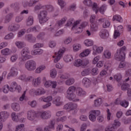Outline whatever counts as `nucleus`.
Segmentation results:
<instances>
[{
    "instance_id": "393cba45",
    "label": "nucleus",
    "mask_w": 131,
    "mask_h": 131,
    "mask_svg": "<svg viewBox=\"0 0 131 131\" xmlns=\"http://www.w3.org/2000/svg\"><path fill=\"white\" fill-rule=\"evenodd\" d=\"M35 95L36 96H40V95H45L46 94V91L43 89H37L34 92Z\"/></svg>"
},
{
    "instance_id": "bb28decb",
    "label": "nucleus",
    "mask_w": 131,
    "mask_h": 131,
    "mask_svg": "<svg viewBox=\"0 0 131 131\" xmlns=\"http://www.w3.org/2000/svg\"><path fill=\"white\" fill-rule=\"evenodd\" d=\"M25 37L26 39H27L29 41H33L34 42L35 40H36V38H35V37L32 36V35H26Z\"/></svg>"
},
{
    "instance_id": "0e129e2a",
    "label": "nucleus",
    "mask_w": 131,
    "mask_h": 131,
    "mask_svg": "<svg viewBox=\"0 0 131 131\" xmlns=\"http://www.w3.org/2000/svg\"><path fill=\"white\" fill-rule=\"evenodd\" d=\"M9 91H10L9 85H5L3 88L4 93H5V94H8V93H9Z\"/></svg>"
},
{
    "instance_id": "c85d7f7f",
    "label": "nucleus",
    "mask_w": 131,
    "mask_h": 131,
    "mask_svg": "<svg viewBox=\"0 0 131 131\" xmlns=\"http://www.w3.org/2000/svg\"><path fill=\"white\" fill-rule=\"evenodd\" d=\"M93 50L94 51H96V53L100 54L101 52H103V48L102 46L98 47L97 46H94L93 47Z\"/></svg>"
},
{
    "instance_id": "f704fd0d",
    "label": "nucleus",
    "mask_w": 131,
    "mask_h": 131,
    "mask_svg": "<svg viewBox=\"0 0 131 131\" xmlns=\"http://www.w3.org/2000/svg\"><path fill=\"white\" fill-rule=\"evenodd\" d=\"M102 99L99 98L98 99H96L94 101V106H95V107H99L101 105V104H102Z\"/></svg>"
},
{
    "instance_id": "37998d69",
    "label": "nucleus",
    "mask_w": 131,
    "mask_h": 131,
    "mask_svg": "<svg viewBox=\"0 0 131 131\" xmlns=\"http://www.w3.org/2000/svg\"><path fill=\"white\" fill-rule=\"evenodd\" d=\"M74 81L75 80L73 78H70L66 81L65 83L67 85H72L74 83Z\"/></svg>"
},
{
    "instance_id": "0eeeda50",
    "label": "nucleus",
    "mask_w": 131,
    "mask_h": 131,
    "mask_svg": "<svg viewBox=\"0 0 131 131\" xmlns=\"http://www.w3.org/2000/svg\"><path fill=\"white\" fill-rule=\"evenodd\" d=\"M9 116H10V114L8 112L3 111L0 112V122H4Z\"/></svg>"
},
{
    "instance_id": "b1692460",
    "label": "nucleus",
    "mask_w": 131,
    "mask_h": 131,
    "mask_svg": "<svg viewBox=\"0 0 131 131\" xmlns=\"http://www.w3.org/2000/svg\"><path fill=\"white\" fill-rule=\"evenodd\" d=\"M54 104L56 105V106H61L62 104H63V102H62V100H61V98L60 97H58L54 101Z\"/></svg>"
},
{
    "instance_id": "49530a36",
    "label": "nucleus",
    "mask_w": 131,
    "mask_h": 131,
    "mask_svg": "<svg viewBox=\"0 0 131 131\" xmlns=\"http://www.w3.org/2000/svg\"><path fill=\"white\" fill-rule=\"evenodd\" d=\"M46 35V33L45 32H40L37 36V38L38 39H41L42 40V39H45V36Z\"/></svg>"
},
{
    "instance_id": "58836bf2",
    "label": "nucleus",
    "mask_w": 131,
    "mask_h": 131,
    "mask_svg": "<svg viewBox=\"0 0 131 131\" xmlns=\"http://www.w3.org/2000/svg\"><path fill=\"white\" fill-rule=\"evenodd\" d=\"M77 108V105L75 103H69V109L72 111V110H74Z\"/></svg>"
},
{
    "instance_id": "412c9836",
    "label": "nucleus",
    "mask_w": 131,
    "mask_h": 131,
    "mask_svg": "<svg viewBox=\"0 0 131 131\" xmlns=\"http://www.w3.org/2000/svg\"><path fill=\"white\" fill-rule=\"evenodd\" d=\"M83 64V61L80 59H78L76 60L74 62V65L76 67H80V66H82Z\"/></svg>"
},
{
    "instance_id": "c9c22d12",
    "label": "nucleus",
    "mask_w": 131,
    "mask_h": 131,
    "mask_svg": "<svg viewBox=\"0 0 131 131\" xmlns=\"http://www.w3.org/2000/svg\"><path fill=\"white\" fill-rule=\"evenodd\" d=\"M84 43L86 47H92L94 45V42L92 40L86 39L84 41Z\"/></svg>"
},
{
    "instance_id": "e433bc0d",
    "label": "nucleus",
    "mask_w": 131,
    "mask_h": 131,
    "mask_svg": "<svg viewBox=\"0 0 131 131\" xmlns=\"http://www.w3.org/2000/svg\"><path fill=\"white\" fill-rule=\"evenodd\" d=\"M90 54V50L89 49L85 50L84 51L80 53V57L83 58L84 57H86V56H89Z\"/></svg>"
},
{
    "instance_id": "79ce46f5",
    "label": "nucleus",
    "mask_w": 131,
    "mask_h": 131,
    "mask_svg": "<svg viewBox=\"0 0 131 131\" xmlns=\"http://www.w3.org/2000/svg\"><path fill=\"white\" fill-rule=\"evenodd\" d=\"M15 131H25L24 124H21L16 126Z\"/></svg>"
},
{
    "instance_id": "6ab92c4d",
    "label": "nucleus",
    "mask_w": 131,
    "mask_h": 131,
    "mask_svg": "<svg viewBox=\"0 0 131 131\" xmlns=\"http://www.w3.org/2000/svg\"><path fill=\"white\" fill-rule=\"evenodd\" d=\"M99 27V24L97 22L91 24V31H97L98 28Z\"/></svg>"
},
{
    "instance_id": "5fc2aeb1",
    "label": "nucleus",
    "mask_w": 131,
    "mask_h": 131,
    "mask_svg": "<svg viewBox=\"0 0 131 131\" xmlns=\"http://www.w3.org/2000/svg\"><path fill=\"white\" fill-rule=\"evenodd\" d=\"M36 3H38V0H30L28 5L29 7H32L33 5H35Z\"/></svg>"
},
{
    "instance_id": "aec40b11",
    "label": "nucleus",
    "mask_w": 131,
    "mask_h": 131,
    "mask_svg": "<svg viewBox=\"0 0 131 131\" xmlns=\"http://www.w3.org/2000/svg\"><path fill=\"white\" fill-rule=\"evenodd\" d=\"M76 91V88L74 86H71L69 88L67 93V95H71V94H74Z\"/></svg>"
},
{
    "instance_id": "4be33fe9",
    "label": "nucleus",
    "mask_w": 131,
    "mask_h": 131,
    "mask_svg": "<svg viewBox=\"0 0 131 131\" xmlns=\"http://www.w3.org/2000/svg\"><path fill=\"white\" fill-rule=\"evenodd\" d=\"M40 80H41L40 77H38L36 79H34L32 82L34 86H38V85H39L41 82Z\"/></svg>"
},
{
    "instance_id": "cd10ccee",
    "label": "nucleus",
    "mask_w": 131,
    "mask_h": 131,
    "mask_svg": "<svg viewBox=\"0 0 131 131\" xmlns=\"http://www.w3.org/2000/svg\"><path fill=\"white\" fill-rule=\"evenodd\" d=\"M1 53L4 56H9L11 54V51L9 48H5L1 51Z\"/></svg>"
},
{
    "instance_id": "f3484780",
    "label": "nucleus",
    "mask_w": 131,
    "mask_h": 131,
    "mask_svg": "<svg viewBox=\"0 0 131 131\" xmlns=\"http://www.w3.org/2000/svg\"><path fill=\"white\" fill-rule=\"evenodd\" d=\"M19 79H20V80H24V81H30V80L32 79V76L26 77L25 75H21L19 77Z\"/></svg>"
},
{
    "instance_id": "f03ea898",
    "label": "nucleus",
    "mask_w": 131,
    "mask_h": 131,
    "mask_svg": "<svg viewBox=\"0 0 131 131\" xmlns=\"http://www.w3.org/2000/svg\"><path fill=\"white\" fill-rule=\"evenodd\" d=\"M47 16H48V11L47 10H41L38 14V18H39L40 24L46 23L49 20V17Z\"/></svg>"
},
{
    "instance_id": "680f3d73",
    "label": "nucleus",
    "mask_w": 131,
    "mask_h": 131,
    "mask_svg": "<svg viewBox=\"0 0 131 131\" xmlns=\"http://www.w3.org/2000/svg\"><path fill=\"white\" fill-rule=\"evenodd\" d=\"M6 75H7V71H4L2 75L0 76V83H2V81H3L4 79L6 78Z\"/></svg>"
},
{
    "instance_id": "e2e57ef3",
    "label": "nucleus",
    "mask_w": 131,
    "mask_h": 131,
    "mask_svg": "<svg viewBox=\"0 0 131 131\" xmlns=\"http://www.w3.org/2000/svg\"><path fill=\"white\" fill-rule=\"evenodd\" d=\"M65 22H66V18H63L57 22V25H58V26H61V25L64 24Z\"/></svg>"
},
{
    "instance_id": "dca6fc26",
    "label": "nucleus",
    "mask_w": 131,
    "mask_h": 131,
    "mask_svg": "<svg viewBox=\"0 0 131 131\" xmlns=\"http://www.w3.org/2000/svg\"><path fill=\"white\" fill-rule=\"evenodd\" d=\"M68 97L70 101H73L74 102H78V101H79V99L76 98V95L74 93L68 95Z\"/></svg>"
},
{
    "instance_id": "2f4dec72",
    "label": "nucleus",
    "mask_w": 131,
    "mask_h": 131,
    "mask_svg": "<svg viewBox=\"0 0 131 131\" xmlns=\"http://www.w3.org/2000/svg\"><path fill=\"white\" fill-rule=\"evenodd\" d=\"M113 21H118L121 23L122 22V17L120 15H116L113 16Z\"/></svg>"
},
{
    "instance_id": "ea45409f",
    "label": "nucleus",
    "mask_w": 131,
    "mask_h": 131,
    "mask_svg": "<svg viewBox=\"0 0 131 131\" xmlns=\"http://www.w3.org/2000/svg\"><path fill=\"white\" fill-rule=\"evenodd\" d=\"M73 47L74 52H77L79 50H81V45L80 44H74Z\"/></svg>"
},
{
    "instance_id": "39448f33",
    "label": "nucleus",
    "mask_w": 131,
    "mask_h": 131,
    "mask_svg": "<svg viewBox=\"0 0 131 131\" xmlns=\"http://www.w3.org/2000/svg\"><path fill=\"white\" fill-rule=\"evenodd\" d=\"M38 112L36 113V112L34 111V110H29L27 112V118L29 120H34L36 117H38Z\"/></svg>"
},
{
    "instance_id": "a19ab883",
    "label": "nucleus",
    "mask_w": 131,
    "mask_h": 131,
    "mask_svg": "<svg viewBox=\"0 0 131 131\" xmlns=\"http://www.w3.org/2000/svg\"><path fill=\"white\" fill-rule=\"evenodd\" d=\"M63 60L67 62H71L73 60V57L71 55H66L64 57Z\"/></svg>"
},
{
    "instance_id": "6e6d98bb",
    "label": "nucleus",
    "mask_w": 131,
    "mask_h": 131,
    "mask_svg": "<svg viewBox=\"0 0 131 131\" xmlns=\"http://www.w3.org/2000/svg\"><path fill=\"white\" fill-rule=\"evenodd\" d=\"M120 105L122 107H124L125 108H126L128 106V102L125 100H123L121 101Z\"/></svg>"
},
{
    "instance_id": "f8f14e48",
    "label": "nucleus",
    "mask_w": 131,
    "mask_h": 131,
    "mask_svg": "<svg viewBox=\"0 0 131 131\" xmlns=\"http://www.w3.org/2000/svg\"><path fill=\"white\" fill-rule=\"evenodd\" d=\"M18 74V70L16 68H12L10 72L8 74L7 78L9 79L11 76H16Z\"/></svg>"
},
{
    "instance_id": "bf43d9fd",
    "label": "nucleus",
    "mask_w": 131,
    "mask_h": 131,
    "mask_svg": "<svg viewBox=\"0 0 131 131\" xmlns=\"http://www.w3.org/2000/svg\"><path fill=\"white\" fill-rule=\"evenodd\" d=\"M14 37V34L13 33H10L4 37V39H11V38H13Z\"/></svg>"
},
{
    "instance_id": "3c124183",
    "label": "nucleus",
    "mask_w": 131,
    "mask_h": 131,
    "mask_svg": "<svg viewBox=\"0 0 131 131\" xmlns=\"http://www.w3.org/2000/svg\"><path fill=\"white\" fill-rule=\"evenodd\" d=\"M104 56H105V58L110 59V57H111V52H109L108 50H106L104 52Z\"/></svg>"
},
{
    "instance_id": "ddd939ff",
    "label": "nucleus",
    "mask_w": 131,
    "mask_h": 131,
    "mask_svg": "<svg viewBox=\"0 0 131 131\" xmlns=\"http://www.w3.org/2000/svg\"><path fill=\"white\" fill-rule=\"evenodd\" d=\"M76 94L78 97H84L86 95V92L82 88H78L76 90Z\"/></svg>"
},
{
    "instance_id": "f257e3e1",
    "label": "nucleus",
    "mask_w": 131,
    "mask_h": 131,
    "mask_svg": "<svg viewBox=\"0 0 131 131\" xmlns=\"http://www.w3.org/2000/svg\"><path fill=\"white\" fill-rule=\"evenodd\" d=\"M125 50H126V47L124 46L120 50L117 51L114 56L115 59L117 60V61H120L121 60H124V59H125V53L124 52Z\"/></svg>"
},
{
    "instance_id": "603ef678",
    "label": "nucleus",
    "mask_w": 131,
    "mask_h": 131,
    "mask_svg": "<svg viewBox=\"0 0 131 131\" xmlns=\"http://www.w3.org/2000/svg\"><path fill=\"white\" fill-rule=\"evenodd\" d=\"M96 116L93 115V114L91 112V114L89 115V119H90L91 121H96Z\"/></svg>"
},
{
    "instance_id": "6e6552de",
    "label": "nucleus",
    "mask_w": 131,
    "mask_h": 131,
    "mask_svg": "<svg viewBox=\"0 0 131 131\" xmlns=\"http://www.w3.org/2000/svg\"><path fill=\"white\" fill-rule=\"evenodd\" d=\"M64 50L60 49L57 53H55L56 58L54 60V63H57L58 61H60V59L63 57V54H64Z\"/></svg>"
},
{
    "instance_id": "72a5a7b5",
    "label": "nucleus",
    "mask_w": 131,
    "mask_h": 131,
    "mask_svg": "<svg viewBox=\"0 0 131 131\" xmlns=\"http://www.w3.org/2000/svg\"><path fill=\"white\" fill-rule=\"evenodd\" d=\"M91 73V70L90 69H84L81 73L82 76H86V75H89Z\"/></svg>"
},
{
    "instance_id": "338daca9",
    "label": "nucleus",
    "mask_w": 131,
    "mask_h": 131,
    "mask_svg": "<svg viewBox=\"0 0 131 131\" xmlns=\"http://www.w3.org/2000/svg\"><path fill=\"white\" fill-rule=\"evenodd\" d=\"M43 8V6L41 4L37 5L34 7V11H38L39 10H41Z\"/></svg>"
},
{
    "instance_id": "a878e982",
    "label": "nucleus",
    "mask_w": 131,
    "mask_h": 131,
    "mask_svg": "<svg viewBox=\"0 0 131 131\" xmlns=\"http://www.w3.org/2000/svg\"><path fill=\"white\" fill-rule=\"evenodd\" d=\"M15 45L16 47H17V48H18V49H22L24 48L25 46H26L24 42L21 41H16L15 42Z\"/></svg>"
},
{
    "instance_id": "774afa93",
    "label": "nucleus",
    "mask_w": 131,
    "mask_h": 131,
    "mask_svg": "<svg viewBox=\"0 0 131 131\" xmlns=\"http://www.w3.org/2000/svg\"><path fill=\"white\" fill-rule=\"evenodd\" d=\"M95 22H97V20H96V16L94 15H91L90 17V23L91 24H93Z\"/></svg>"
},
{
    "instance_id": "69168bd1",
    "label": "nucleus",
    "mask_w": 131,
    "mask_h": 131,
    "mask_svg": "<svg viewBox=\"0 0 131 131\" xmlns=\"http://www.w3.org/2000/svg\"><path fill=\"white\" fill-rule=\"evenodd\" d=\"M91 112L95 116H99L101 114V112L99 110H93Z\"/></svg>"
},
{
    "instance_id": "c03bdc74",
    "label": "nucleus",
    "mask_w": 131,
    "mask_h": 131,
    "mask_svg": "<svg viewBox=\"0 0 131 131\" xmlns=\"http://www.w3.org/2000/svg\"><path fill=\"white\" fill-rule=\"evenodd\" d=\"M46 69V67L45 66H41L37 68L35 70L36 73H40L42 70H45Z\"/></svg>"
},
{
    "instance_id": "423d86ee",
    "label": "nucleus",
    "mask_w": 131,
    "mask_h": 131,
    "mask_svg": "<svg viewBox=\"0 0 131 131\" xmlns=\"http://www.w3.org/2000/svg\"><path fill=\"white\" fill-rule=\"evenodd\" d=\"M38 115L42 119H49L51 116V112L50 111L43 112H38Z\"/></svg>"
},
{
    "instance_id": "2eb2a0df",
    "label": "nucleus",
    "mask_w": 131,
    "mask_h": 131,
    "mask_svg": "<svg viewBox=\"0 0 131 131\" xmlns=\"http://www.w3.org/2000/svg\"><path fill=\"white\" fill-rule=\"evenodd\" d=\"M99 21H101V22H103V28H107V27H109V26H110V22H109L108 20H106L105 18L99 19Z\"/></svg>"
},
{
    "instance_id": "052dcab7",
    "label": "nucleus",
    "mask_w": 131,
    "mask_h": 131,
    "mask_svg": "<svg viewBox=\"0 0 131 131\" xmlns=\"http://www.w3.org/2000/svg\"><path fill=\"white\" fill-rule=\"evenodd\" d=\"M28 104L32 108H34V107L36 106V101L34 100L32 101H28Z\"/></svg>"
},
{
    "instance_id": "8fccbe9b",
    "label": "nucleus",
    "mask_w": 131,
    "mask_h": 131,
    "mask_svg": "<svg viewBox=\"0 0 131 131\" xmlns=\"http://www.w3.org/2000/svg\"><path fill=\"white\" fill-rule=\"evenodd\" d=\"M11 117L13 121H18V117L16 115V113H12L11 114Z\"/></svg>"
},
{
    "instance_id": "09e8293b",
    "label": "nucleus",
    "mask_w": 131,
    "mask_h": 131,
    "mask_svg": "<svg viewBox=\"0 0 131 131\" xmlns=\"http://www.w3.org/2000/svg\"><path fill=\"white\" fill-rule=\"evenodd\" d=\"M128 88H129V84L124 83L122 85L121 89L122 91H126V90H128Z\"/></svg>"
},
{
    "instance_id": "9d476101",
    "label": "nucleus",
    "mask_w": 131,
    "mask_h": 131,
    "mask_svg": "<svg viewBox=\"0 0 131 131\" xmlns=\"http://www.w3.org/2000/svg\"><path fill=\"white\" fill-rule=\"evenodd\" d=\"M44 85L46 88H50V86H52V89H56V86H57V82L46 81Z\"/></svg>"
},
{
    "instance_id": "4468645a",
    "label": "nucleus",
    "mask_w": 131,
    "mask_h": 131,
    "mask_svg": "<svg viewBox=\"0 0 131 131\" xmlns=\"http://www.w3.org/2000/svg\"><path fill=\"white\" fill-rule=\"evenodd\" d=\"M99 35L102 38H107L109 36V32L106 29H102L100 31Z\"/></svg>"
},
{
    "instance_id": "4c0bfd02",
    "label": "nucleus",
    "mask_w": 131,
    "mask_h": 131,
    "mask_svg": "<svg viewBox=\"0 0 131 131\" xmlns=\"http://www.w3.org/2000/svg\"><path fill=\"white\" fill-rule=\"evenodd\" d=\"M83 3L87 7H93V2L91 0H84Z\"/></svg>"
},
{
    "instance_id": "5701e85b",
    "label": "nucleus",
    "mask_w": 131,
    "mask_h": 131,
    "mask_svg": "<svg viewBox=\"0 0 131 131\" xmlns=\"http://www.w3.org/2000/svg\"><path fill=\"white\" fill-rule=\"evenodd\" d=\"M82 82L86 88L90 86L91 85V81L88 78H84L82 79Z\"/></svg>"
},
{
    "instance_id": "7ed1b4c3",
    "label": "nucleus",
    "mask_w": 131,
    "mask_h": 131,
    "mask_svg": "<svg viewBox=\"0 0 131 131\" xmlns=\"http://www.w3.org/2000/svg\"><path fill=\"white\" fill-rule=\"evenodd\" d=\"M25 66L28 71H34L36 69V62L33 60H30L26 62Z\"/></svg>"
},
{
    "instance_id": "a211bd4d",
    "label": "nucleus",
    "mask_w": 131,
    "mask_h": 131,
    "mask_svg": "<svg viewBox=\"0 0 131 131\" xmlns=\"http://www.w3.org/2000/svg\"><path fill=\"white\" fill-rule=\"evenodd\" d=\"M11 107L14 110V111H19L20 109V105L18 103L13 102L11 104Z\"/></svg>"
},
{
    "instance_id": "a18cd8bd",
    "label": "nucleus",
    "mask_w": 131,
    "mask_h": 131,
    "mask_svg": "<svg viewBox=\"0 0 131 131\" xmlns=\"http://www.w3.org/2000/svg\"><path fill=\"white\" fill-rule=\"evenodd\" d=\"M13 17V14L10 13L7 15L5 18V23H9L11 21V19Z\"/></svg>"
},
{
    "instance_id": "20e7f679",
    "label": "nucleus",
    "mask_w": 131,
    "mask_h": 131,
    "mask_svg": "<svg viewBox=\"0 0 131 131\" xmlns=\"http://www.w3.org/2000/svg\"><path fill=\"white\" fill-rule=\"evenodd\" d=\"M21 55L23 60H28L32 58V56L30 55L29 49L27 47L21 50Z\"/></svg>"
},
{
    "instance_id": "864d4df0",
    "label": "nucleus",
    "mask_w": 131,
    "mask_h": 131,
    "mask_svg": "<svg viewBox=\"0 0 131 131\" xmlns=\"http://www.w3.org/2000/svg\"><path fill=\"white\" fill-rule=\"evenodd\" d=\"M50 75L52 78H55L56 77V75H57V71L55 69L52 70L51 71Z\"/></svg>"
},
{
    "instance_id": "473e14b6",
    "label": "nucleus",
    "mask_w": 131,
    "mask_h": 131,
    "mask_svg": "<svg viewBox=\"0 0 131 131\" xmlns=\"http://www.w3.org/2000/svg\"><path fill=\"white\" fill-rule=\"evenodd\" d=\"M33 16H30L27 21V25L28 26H31L33 24Z\"/></svg>"
},
{
    "instance_id": "7c9ffc66",
    "label": "nucleus",
    "mask_w": 131,
    "mask_h": 131,
    "mask_svg": "<svg viewBox=\"0 0 131 131\" xmlns=\"http://www.w3.org/2000/svg\"><path fill=\"white\" fill-rule=\"evenodd\" d=\"M55 124H56V120L52 119L50 120L49 125V128H51L52 129H55Z\"/></svg>"
},
{
    "instance_id": "13d9d810",
    "label": "nucleus",
    "mask_w": 131,
    "mask_h": 131,
    "mask_svg": "<svg viewBox=\"0 0 131 131\" xmlns=\"http://www.w3.org/2000/svg\"><path fill=\"white\" fill-rule=\"evenodd\" d=\"M58 4L61 7V9H63L65 6H66V3L62 0H58Z\"/></svg>"
},
{
    "instance_id": "de8ad7c7",
    "label": "nucleus",
    "mask_w": 131,
    "mask_h": 131,
    "mask_svg": "<svg viewBox=\"0 0 131 131\" xmlns=\"http://www.w3.org/2000/svg\"><path fill=\"white\" fill-rule=\"evenodd\" d=\"M19 3L16 2L15 3H13L11 5V8H13L15 10H19Z\"/></svg>"
},
{
    "instance_id": "9b49d317",
    "label": "nucleus",
    "mask_w": 131,
    "mask_h": 131,
    "mask_svg": "<svg viewBox=\"0 0 131 131\" xmlns=\"http://www.w3.org/2000/svg\"><path fill=\"white\" fill-rule=\"evenodd\" d=\"M14 90H17L18 93H20V91H21V87L20 86H18L17 83L16 82H13L11 83V86L10 88V92H14Z\"/></svg>"
},
{
    "instance_id": "4d7b16f0",
    "label": "nucleus",
    "mask_w": 131,
    "mask_h": 131,
    "mask_svg": "<svg viewBox=\"0 0 131 131\" xmlns=\"http://www.w3.org/2000/svg\"><path fill=\"white\" fill-rule=\"evenodd\" d=\"M122 78V76H121V74H120L114 76V79H116V80H117L118 82L121 81Z\"/></svg>"
},
{
    "instance_id": "1a4fd4ad",
    "label": "nucleus",
    "mask_w": 131,
    "mask_h": 131,
    "mask_svg": "<svg viewBox=\"0 0 131 131\" xmlns=\"http://www.w3.org/2000/svg\"><path fill=\"white\" fill-rule=\"evenodd\" d=\"M20 28V25L17 24H11L8 28V31H17Z\"/></svg>"
},
{
    "instance_id": "c756f323",
    "label": "nucleus",
    "mask_w": 131,
    "mask_h": 131,
    "mask_svg": "<svg viewBox=\"0 0 131 131\" xmlns=\"http://www.w3.org/2000/svg\"><path fill=\"white\" fill-rule=\"evenodd\" d=\"M43 53V50L40 49H36L32 52V54L35 55H41Z\"/></svg>"
}]
</instances>
